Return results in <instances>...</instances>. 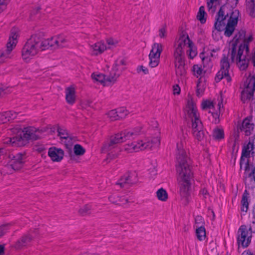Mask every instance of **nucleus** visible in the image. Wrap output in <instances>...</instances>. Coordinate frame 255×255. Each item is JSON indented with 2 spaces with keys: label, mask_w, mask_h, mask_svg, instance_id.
I'll use <instances>...</instances> for the list:
<instances>
[{
  "label": "nucleus",
  "mask_w": 255,
  "mask_h": 255,
  "mask_svg": "<svg viewBox=\"0 0 255 255\" xmlns=\"http://www.w3.org/2000/svg\"><path fill=\"white\" fill-rule=\"evenodd\" d=\"M249 193L246 190L243 194L242 200L241 201V210L243 212L246 213L249 209Z\"/></svg>",
  "instance_id": "obj_25"
},
{
  "label": "nucleus",
  "mask_w": 255,
  "mask_h": 255,
  "mask_svg": "<svg viewBox=\"0 0 255 255\" xmlns=\"http://www.w3.org/2000/svg\"><path fill=\"white\" fill-rule=\"evenodd\" d=\"M201 106L203 110L207 109H212L214 108L213 102L209 100H206L203 102Z\"/></svg>",
  "instance_id": "obj_41"
},
{
  "label": "nucleus",
  "mask_w": 255,
  "mask_h": 255,
  "mask_svg": "<svg viewBox=\"0 0 255 255\" xmlns=\"http://www.w3.org/2000/svg\"><path fill=\"white\" fill-rule=\"evenodd\" d=\"M125 65V60L124 59H120L116 61L113 66H114L116 68H118L119 69L123 68L124 70V66Z\"/></svg>",
  "instance_id": "obj_44"
},
{
  "label": "nucleus",
  "mask_w": 255,
  "mask_h": 255,
  "mask_svg": "<svg viewBox=\"0 0 255 255\" xmlns=\"http://www.w3.org/2000/svg\"><path fill=\"white\" fill-rule=\"evenodd\" d=\"M202 60H203H203H204V59H205V58H202Z\"/></svg>",
  "instance_id": "obj_62"
},
{
  "label": "nucleus",
  "mask_w": 255,
  "mask_h": 255,
  "mask_svg": "<svg viewBox=\"0 0 255 255\" xmlns=\"http://www.w3.org/2000/svg\"><path fill=\"white\" fill-rule=\"evenodd\" d=\"M107 116L111 121H114L119 120L117 110H113L107 113Z\"/></svg>",
  "instance_id": "obj_40"
},
{
  "label": "nucleus",
  "mask_w": 255,
  "mask_h": 255,
  "mask_svg": "<svg viewBox=\"0 0 255 255\" xmlns=\"http://www.w3.org/2000/svg\"><path fill=\"white\" fill-rule=\"evenodd\" d=\"M65 99L66 102L71 105L76 102V90L73 86H70L65 89Z\"/></svg>",
  "instance_id": "obj_21"
},
{
  "label": "nucleus",
  "mask_w": 255,
  "mask_h": 255,
  "mask_svg": "<svg viewBox=\"0 0 255 255\" xmlns=\"http://www.w3.org/2000/svg\"><path fill=\"white\" fill-rule=\"evenodd\" d=\"M118 155V154L117 152H115L114 153H113L112 151L109 152L108 153L107 158L106 159V160L108 162H110L112 159H113L115 158H116Z\"/></svg>",
  "instance_id": "obj_46"
},
{
  "label": "nucleus",
  "mask_w": 255,
  "mask_h": 255,
  "mask_svg": "<svg viewBox=\"0 0 255 255\" xmlns=\"http://www.w3.org/2000/svg\"><path fill=\"white\" fill-rule=\"evenodd\" d=\"M251 60L253 63L254 66L255 67V48L254 51L252 54V56L251 58Z\"/></svg>",
  "instance_id": "obj_54"
},
{
  "label": "nucleus",
  "mask_w": 255,
  "mask_h": 255,
  "mask_svg": "<svg viewBox=\"0 0 255 255\" xmlns=\"http://www.w3.org/2000/svg\"><path fill=\"white\" fill-rule=\"evenodd\" d=\"M38 235V231L36 229L30 230L27 233L22 236L15 244L16 249H20L23 247L29 244L32 240L36 238Z\"/></svg>",
  "instance_id": "obj_16"
},
{
  "label": "nucleus",
  "mask_w": 255,
  "mask_h": 255,
  "mask_svg": "<svg viewBox=\"0 0 255 255\" xmlns=\"http://www.w3.org/2000/svg\"><path fill=\"white\" fill-rule=\"evenodd\" d=\"M252 40V35H246L244 30H240L236 33L230 43L227 55L224 54L221 60V69L215 77L217 82L222 79H225L227 82L231 81L229 57L232 62H236L241 70H245L248 68L250 60L248 44Z\"/></svg>",
  "instance_id": "obj_1"
},
{
  "label": "nucleus",
  "mask_w": 255,
  "mask_h": 255,
  "mask_svg": "<svg viewBox=\"0 0 255 255\" xmlns=\"http://www.w3.org/2000/svg\"><path fill=\"white\" fill-rule=\"evenodd\" d=\"M92 53L94 55H98L102 53L107 49V45L103 41L98 42L91 46Z\"/></svg>",
  "instance_id": "obj_23"
},
{
  "label": "nucleus",
  "mask_w": 255,
  "mask_h": 255,
  "mask_svg": "<svg viewBox=\"0 0 255 255\" xmlns=\"http://www.w3.org/2000/svg\"><path fill=\"white\" fill-rule=\"evenodd\" d=\"M152 127L153 128H157V126H158V124L157 123L156 121H153L152 122Z\"/></svg>",
  "instance_id": "obj_60"
},
{
  "label": "nucleus",
  "mask_w": 255,
  "mask_h": 255,
  "mask_svg": "<svg viewBox=\"0 0 255 255\" xmlns=\"http://www.w3.org/2000/svg\"><path fill=\"white\" fill-rule=\"evenodd\" d=\"M220 50V48H219V47H216L215 48H213V49L211 50V51L212 52H217L219 51Z\"/></svg>",
  "instance_id": "obj_59"
},
{
  "label": "nucleus",
  "mask_w": 255,
  "mask_h": 255,
  "mask_svg": "<svg viewBox=\"0 0 255 255\" xmlns=\"http://www.w3.org/2000/svg\"><path fill=\"white\" fill-rule=\"evenodd\" d=\"M185 111L192 123V131L194 138L198 141H202L205 137L203 126L196 106L192 99L188 100Z\"/></svg>",
  "instance_id": "obj_7"
},
{
  "label": "nucleus",
  "mask_w": 255,
  "mask_h": 255,
  "mask_svg": "<svg viewBox=\"0 0 255 255\" xmlns=\"http://www.w3.org/2000/svg\"><path fill=\"white\" fill-rule=\"evenodd\" d=\"M18 35L17 29L12 28L10 31L8 42L6 44V49L5 51H0V64L11 58V52L17 42Z\"/></svg>",
  "instance_id": "obj_11"
},
{
  "label": "nucleus",
  "mask_w": 255,
  "mask_h": 255,
  "mask_svg": "<svg viewBox=\"0 0 255 255\" xmlns=\"http://www.w3.org/2000/svg\"><path fill=\"white\" fill-rule=\"evenodd\" d=\"M183 146V143L182 141L177 143L176 155L177 164L176 169L178 173L177 180L180 194L183 198H187L189 195L192 173L188 162L189 159Z\"/></svg>",
  "instance_id": "obj_3"
},
{
  "label": "nucleus",
  "mask_w": 255,
  "mask_h": 255,
  "mask_svg": "<svg viewBox=\"0 0 255 255\" xmlns=\"http://www.w3.org/2000/svg\"><path fill=\"white\" fill-rule=\"evenodd\" d=\"M157 199L161 201L165 202L168 199V194L163 188L159 189L156 192Z\"/></svg>",
  "instance_id": "obj_30"
},
{
  "label": "nucleus",
  "mask_w": 255,
  "mask_h": 255,
  "mask_svg": "<svg viewBox=\"0 0 255 255\" xmlns=\"http://www.w3.org/2000/svg\"><path fill=\"white\" fill-rule=\"evenodd\" d=\"M137 70L139 72L140 71H142L144 74H148V70L147 69V68L143 66H139L138 69H137Z\"/></svg>",
  "instance_id": "obj_52"
},
{
  "label": "nucleus",
  "mask_w": 255,
  "mask_h": 255,
  "mask_svg": "<svg viewBox=\"0 0 255 255\" xmlns=\"http://www.w3.org/2000/svg\"><path fill=\"white\" fill-rule=\"evenodd\" d=\"M123 70V68L119 69L113 66L110 74L108 75H106V81L108 82V84L114 83L120 76Z\"/></svg>",
  "instance_id": "obj_22"
},
{
  "label": "nucleus",
  "mask_w": 255,
  "mask_h": 255,
  "mask_svg": "<svg viewBox=\"0 0 255 255\" xmlns=\"http://www.w3.org/2000/svg\"><path fill=\"white\" fill-rule=\"evenodd\" d=\"M92 78L96 81L103 84L104 85L108 84L106 81V75L102 74L93 73L92 74Z\"/></svg>",
  "instance_id": "obj_32"
},
{
  "label": "nucleus",
  "mask_w": 255,
  "mask_h": 255,
  "mask_svg": "<svg viewBox=\"0 0 255 255\" xmlns=\"http://www.w3.org/2000/svg\"><path fill=\"white\" fill-rule=\"evenodd\" d=\"M193 74L197 78L201 76L203 74V69L201 66L198 65H194L192 68Z\"/></svg>",
  "instance_id": "obj_38"
},
{
  "label": "nucleus",
  "mask_w": 255,
  "mask_h": 255,
  "mask_svg": "<svg viewBox=\"0 0 255 255\" xmlns=\"http://www.w3.org/2000/svg\"><path fill=\"white\" fill-rule=\"evenodd\" d=\"M25 155L21 153L13 154L7 150V154L5 155V159L9 160L8 164L5 166L4 170H7V173H11L13 171L21 169L24 162Z\"/></svg>",
  "instance_id": "obj_10"
},
{
  "label": "nucleus",
  "mask_w": 255,
  "mask_h": 255,
  "mask_svg": "<svg viewBox=\"0 0 255 255\" xmlns=\"http://www.w3.org/2000/svg\"><path fill=\"white\" fill-rule=\"evenodd\" d=\"M186 49L187 54L190 59L194 58L197 54V49L188 35L182 32L175 44L173 53L176 74L177 76H183L186 74L184 55Z\"/></svg>",
  "instance_id": "obj_4"
},
{
  "label": "nucleus",
  "mask_w": 255,
  "mask_h": 255,
  "mask_svg": "<svg viewBox=\"0 0 255 255\" xmlns=\"http://www.w3.org/2000/svg\"><path fill=\"white\" fill-rule=\"evenodd\" d=\"M180 92V88L179 86L177 85H174L173 86V94H179Z\"/></svg>",
  "instance_id": "obj_53"
},
{
  "label": "nucleus",
  "mask_w": 255,
  "mask_h": 255,
  "mask_svg": "<svg viewBox=\"0 0 255 255\" xmlns=\"http://www.w3.org/2000/svg\"><path fill=\"white\" fill-rule=\"evenodd\" d=\"M142 128L138 127L132 130H125L115 134L105 142L102 148L103 152H110L113 149L118 150L117 144L134 138L141 133L143 132Z\"/></svg>",
  "instance_id": "obj_6"
},
{
  "label": "nucleus",
  "mask_w": 255,
  "mask_h": 255,
  "mask_svg": "<svg viewBox=\"0 0 255 255\" xmlns=\"http://www.w3.org/2000/svg\"><path fill=\"white\" fill-rule=\"evenodd\" d=\"M11 225L12 224L11 223H7L0 226V238L7 231Z\"/></svg>",
  "instance_id": "obj_42"
},
{
  "label": "nucleus",
  "mask_w": 255,
  "mask_h": 255,
  "mask_svg": "<svg viewBox=\"0 0 255 255\" xmlns=\"http://www.w3.org/2000/svg\"><path fill=\"white\" fill-rule=\"evenodd\" d=\"M47 43L37 34L32 35L24 45L21 50L23 60L28 62L35 57L39 52L47 49Z\"/></svg>",
  "instance_id": "obj_5"
},
{
  "label": "nucleus",
  "mask_w": 255,
  "mask_h": 255,
  "mask_svg": "<svg viewBox=\"0 0 255 255\" xmlns=\"http://www.w3.org/2000/svg\"><path fill=\"white\" fill-rule=\"evenodd\" d=\"M16 117V114L15 112L12 111H7L1 114L0 119L2 123H5L14 119Z\"/></svg>",
  "instance_id": "obj_27"
},
{
  "label": "nucleus",
  "mask_w": 255,
  "mask_h": 255,
  "mask_svg": "<svg viewBox=\"0 0 255 255\" xmlns=\"http://www.w3.org/2000/svg\"><path fill=\"white\" fill-rule=\"evenodd\" d=\"M22 132V136L8 138L4 143L11 144L13 146H21L26 144L27 140L29 139L36 140L37 139L35 128L33 127L24 128Z\"/></svg>",
  "instance_id": "obj_9"
},
{
  "label": "nucleus",
  "mask_w": 255,
  "mask_h": 255,
  "mask_svg": "<svg viewBox=\"0 0 255 255\" xmlns=\"http://www.w3.org/2000/svg\"><path fill=\"white\" fill-rule=\"evenodd\" d=\"M6 0H0V13H1L6 7L5 3Z\"/></svg>",
  "instance_id": "obj_51"
},
{
  "label": "nucleus",
  "mask_w": 255,
  "mask_h": 255,
  "mask_svg": "<svg viewBox=\"0 0 255 255\" xmlns=\"http://www.w3.org/2000/svg\"><path fill=\"white\" fill-rule=\"evenodd\" d=\"M206 1L208 10L214 12L217 7L220 4L221 0H206Z\"/></svg>",
  "instance_id": "obj_29"
},
{
  "label": "nucleus",
  "mask_w": 255,
  "mask_h": 255,
  "mask_svg": "<svg viewBox=\"0 0 255 255\" xmlns=\"http://www.w3.org/2000/svg\"><path fill=\"white\" fill-rule=\"evenodd\" d=\"M196 95L198 97L202 96L205 89V82L204 78L200 77L197 82Z\"/></svg>",
  "instance_id": "obj_26"
},
{
  "label": "nucleus",
  "mask_w": 255,
  "mask_h": 255,
  "mask_svg": "<svg viewBox=\"0 0 255 255\" xmlns=\"http://www.w3.org/2000/svg\"><path fill=\"white\" fill-rule=\"evenodd\" d=\"M7 154V150L3 148H0V158H1V157H2L3 159H5V155H6Z\"/></svg>",
  "instance_id": "obj_50"
},
{
  "label": "nucleus",
  "mask_w": 255,
  "mask_h": 255,
  "mask_svg": "<svg viewBox=\"0 0 255 255\" xmlns=\"http://www.w3.org/2000/svg\"><path fill=\"white\" fill-rule=\"evenodd\" d=\"M73 150L76 156H82L85 153V149L79 144H76L74 146Z\"/></svg>",
  "instance_id": "obj_35"
},
{
  "label": "nucleus",
  "mask_w": 255,
  "mask_h": 255,
  "mask_svg": "<svg viewBox=\"0 0 255 255\" xmlns=\"http://www.w3.org/2000/svg\"><path fill=\"white\" fill-rule=\"evenodd\" d=\"M159 36L161 38H165L166 36V30L165 26H163L159 30Z\"/></svg>",
  "instance_id": "obj_47"
},
{
  "label": "nucleus",
  "mask_w": 255,
  "mask_h": 255,
  "mask_svg": "<svg viewBox=\"0 0 255 255\" xmlns=\"http://www.w3.org/2000/svg\"><path fill=\"white\" fill-rule=\"evenodd\" d=\"M206 14V13L205 11L204 7L203 6H200L197 15V19L202 24L205 23L206 21V18L205 17Z\"/></svg>",
  "instance_id": "obj_34"
},
{
  "label": "nucleus",
  "mask_w": 255,
  "mask_h": 255,
  "mask_svg": "<svg viewBox=\"0 0 255 255\" xmlns=\"http://www.w3.org/2000/svg\"><path fill=\"white\" fill-rule=\"evenodd\" d=\"M213 136L214 138L217 140H221L224 137V132L222 128H215L213 130Z\"/></svg>",
  "instance_id": "obj_33"
},
{
  "label": "nucleus",
  "mask_w": 255,
  "mask_h": 255,
  "mask_svg": "<svg viewBox=\"0 0 255 255\" xmlns=\"http://www.w3.org/2000/svg\"><path fill=\"white\" fill-rule=\"evenodd\" d=\"M160 143V139L156 136L151 139L138 140L131 143L126 144L124 150L127 153L138 152L147 149H151L153 146H158Z\"/></svg>",
  "instance_id": "obj_8"
},
{
  "label": "nucleus",
  "mask_w": 255,
  "mask_h": 255,
  "mask_svg": "<svg viewBox=\"0 0 255 255\" xmlns=\"http://www.w3.org/2000/svg\"><path fill=\"white\" fill-rule=\"evenodd\" d=\"M119 119L125 118L128 114V111L125 108H122L117 110Z\"/></svg>",
  "instance_id": "obj_43"
},
{
  "label": "nucleus",
  "mask_w": 255,
  "mask_h": 255,
  "mask_svg": "<svg viewBox=\"0 0 255 255\" xmlns=\"http://www.w3.org/2000/svg\"><path fill=\"white\" fill-rule=\"evenodd\" d=\"M70 157H71V159H74L75 158V156L73 154H71Z\"/></svg>",
  "instance_id": "obj_61"
},
{
  "label": "nucleus",
  "mask_w": 255,
  "mask_h": 255,
  "mask_svg": "<svg viewBox=\"0 0 255 255\" xmlns=\"http://www.w3.org/2000/svg\"><path fill=\"white\" fill-rule=\"evenodd\" d=\"M244 180L246 188L249 189L255 188V166L252 164H246Z\"/></svg>",
  "instance_id": "obj_14"
},
{
  "label": "nucleus",
  "mask_w": 255,
  "mask_h": 255,
  "mask_svg": "<svg viewBox=\"0 0 255 255\" xmlns=\"http://www.w3.org/2000/svg\"><path fill=\"white\" fill-rule=\"evenodd\" d=\"M57 132L58 136H59L61 139H67L69 137V133L67 130L64 128L58 127L57 128Z\"/></svg>",
  "instance_id": "obj_36"
},
{
  "label": "nucleus",
  "mask_w": 255,
  "mask_h": 255,
  "mask_svg": "<svg viewBox=\"0 0 255 255\" xmlns=\"http://www.w3.org/2000/svg\"><path fill=\"white\" fill-rule=\"evenodd\" d=\"M254 149L253 142L250 141L248 143L245 145L242 150V155L240 159V168H244L245 171L246 164H250L249 161H246L245 158H249L250 153Z\"/></svg>",
  "instance_id": "obj_17"
},
{
  "label": "nucleus",
  "mask_w": 255,
  "mask_h": 255,
  "mask_svg": "<svg viewBox=\"0 0 255 255\" xmlns=\"http://www.w3.org/2000/svg\"><path fill=\"white\" fill-rule=\"evenodd\" d=\"M254 125L251 123V121L248 118L245 119L242 125L241 129L242 131L245 132L246 135H251L252 131L253 130Z\"/></svg>",
  "instance_id": "obj_24"
},
{
  "label": "nucleus",
  "mask_w": 255,
  "mask_h": 255,
  "mask_svg": "<svg viewBox=\"0 0 255 255\" xmlns=\"http://www.w3.org/2000/svg\"><path fill=\"white\" fill-rule=\"evenodd\" d=\"M253 233L251 226L245 225L241 226L238 232V245L243 248L248 247L251 243Z\"/></svg>",
  "instance_id": "obj_12"
},
{
  "label": "nucleus",
  "mask_w": 255,
  "mask_h": 255,
  "mask_svg": "<svg viewBox=\"0 0 255 255\" xmlns=\"http://www.w3.org/2000/svg\"><path fill=\"white\" fill-rule=\"evenodd\" d=\"M211 116L214 118L213 122L217 124L219 122V115L218 113H211Z\"/></svg>",
  "instance_id": "obj_49"
},
{
  "label": "nucleus",
  "mask_w": 255,
  "mask_h": 255,
  "mask_svg": "<svg viewBox=\"0 0 255 255\" xmlns=\"http://www.w3.org/2000/svg\"><path fill=\"white\" fill-rule=\"evenodd\" d=\"M200 195L202 196L204 199H206L209 196L208 192L205 188H203L201 190Z\"/></svg>",
  "instance_id": "obj_48"
},
{
  "label": "nucleus",
  "mask_w": 255,
  "mask_h": 255,
  "mask_svg": "<svg viewBox=\"0 0 255 255\" xmlns=\"http://www.w3.org/2000/svg\"><path fill=\"white\" fill-rule=\"evenodd\" d=\"M106 43L108 45V46H107V49H111L116 47L119 42L116 39L109 38L106 39Z\"/></svg>",
  "instance_id": "obj_39"
},
{
  "label": "nucleus",
  "mask_w": 255,
  "mask_h": 255,
  "mask_svg": "<svg viewBox=\"0 0 255 255\" xmlns=\"http://www.w3.org/2000/svg\"><path fill=\"white\" fill-rule=\"evenodd\" d=\"M239 0H227V4L222 5L217 13L214 28L218 31L225 28L224 35L230 37L235 31L237 25L240 12L238 9H232L230 11V7L234 8L238 3Z\"/></svg>",
  "instance_id": "obj_2"
},
{
  "label": "nucleus",
  "mask_w": 255,
  "mask_h": 255,
  "mask_svg": "<svg viewBox=\"0 0 255 255\" xmlns=\"http://www.w3.org/2000/svg\"><path fill=\"white\" fill-rule=\"evenodd\" d=\"M218 106H219V108H220V104H218Z\"/></svg>",
  "instance_id": "obj_63"
},
{
  "label": "nucleus",
  "mask_w": 255,
  "mask_h": 255,
  "mask_svg": "<svg viewBox=\"0 0 255 255\" xmlns=\"http://www.w3.org/2000/svg\"><path fill=\"white\" fill-rule=\"evenodd\" d=\"M247 11L252 17H255V0H246Z\"/></svg>",
  "instance_id": "obj_28"
},
{
  "label": "nucleus",
  "mask_w": 255,
  "mask_h": 255,
  "mask_svg": "<svg viewBox=\"0 0 255 255\" xmlns=\"http://www.w3.org/2000/svg\"><path fill=\"white\" fill-rule=\"evenodd\" d=\"M45 42H46V45L47 49L50 47L53 48L64 47L68 45V41L66 37L62 35H57L48 38L44 39Z\"/></svg>",
  "instance_id": "obj_15"
},
{
  "label": "nucleus",
  "mask_w": 255,
  "mask_h": 255,
  "mask_svg": "<svg viewBox=\"0 0 255 255\" xmlns=\"http://www.w3.org/2000/svg\"><path fill=\"white\" fill-rule=\"evenodd\" d=\"M163 49V45L161 43H154L149 54L150 61L149 65L151 68H154L159 63L160 57Z\"/></svg>",
  "instance_id": "obj_13"
},
{
  "label": "nucleus",
  "mask_w": 255,
  "mask_h": 255,
  "mask_svg": "<svg viewBox=\"0 0 255 255\" xmlns=\"http://www.w3.org/2000/svg\"><path fill=\"white\" fill-rule=\"evenodd\" d=\"M45 149L43 145L40 146L39 147L35 148V150L39 152H42Z\"/></svg>",
  "instance_id": "obj_56"
},
{
  "label": "nucleus",
  "mask_w": 255,
  "mask_h": 255,
  "mask_svg": "<svg viewBox=\"0 0 255 255\" xmlns=\"http://www.w3.org/2000/svg\"><path fill=\"white\" fill-rule=\"evenodd\" d=\"M91 207L86 205L79 210V213L82 216H86L91 213Z\"/></svg>",
  "instance_id": "obj_37"
},
{
  "label": "nucleus",
  "mask_w": 255,
  "mask_h": 255,
  "mask_svg": "<svg viewBox=\"0 0 255 255\" xmlns=\"http://www.w3.org/2000/svg\"><path fill=\"white\" fill-rule=\"evenodd\" d=\"M109 201L113 204L119 206L128 207V199L124 196H121L118 194H113L109 197Z\"/></svg>",
  "instance_id": "obj_20"
},
{
  "label": "nucleus",
  "mask_w": 255,
  "mask_h": 255,
  "mask_svg": "<svg viewBox=\"0 0 255 255\" xmlns=\"http://www.w3.org/2000/svg\"><path fill=\"white\" fill-rule=\"evenodd\" d=\"M242 255H253L249 251H245L242 254Z\"/></svg>",
  "instance_id": "obj_58"
},
{
  "label": "nucleus",
  "mask_w": 255,
  "mask_h": 255,
  "mask_svg": "<svg viewBox=\"0 0 255 255\" xmlns=\"http://www.w3.org/2000/svg\"><path fill=\"white\" fill-rule=\"evenodd\" d=\"M4 247L3 245H0V255L4 254Z\"/></svg>",
  "instance_id": "obj_55"
},
{
  "label": "nucleus",
  "mask_w": 255,
  "mask_h": 255,
  "mask_svg": "<svg viewBox=\"0 0 255 255\" xmlns=\"http://www.w3.org/2000/svg\"><path fill=\"white\" fill-rule=\"evenodd\" d=\"M48 155L52 161L54 162H59L63 158L64 151L61 148L55 147H51L49 148Z\"/></svg>",
  "instance_id": "obj_19"
},
{
  "label": "nucleus",
  "mask_w": 255,
  "mask_h": 255,
  "mask_svg": "<svg viewBox=\"0 0 255 255\" xmlns=\"http://www.w3.org/2000/svg\"><path fill=\"white\" fill-rule=\"evenodd\" d=\"M136 181V175L134 174L127 173L118 180L117 184L120 185L121 188H126L127 186H130Z\"/></svg>",
  "instance_id": "obj_18"
},
{
  "label": "nucleus",
  "mask_w": 255,
  "mask_h": 255,
  "mask_svg": "<svg viewBox=\"0 0 255 255\" xmlns=\"http://www.w3.org/2000/svg\"><path fill=\"white\" fill-rule=\"evenodd\" d=\"M195 223L197 228L200 226H203L204 224V219L201 216H196L195 218Z\"/></svg>",
  "instance_id": "obj_45"
},
{
  "label": "nucleus",
  "mask_w": 255,
  "mask_h": 255,
  "mask_svg": "<svg viewBox=\"0 0 255 255\" xmlns=\"http://www.w3.org/2000/svg\"><path fill=\"white\" fill-rule=\"evenodd\" d=\"M196 235L199 241H203L206 238V231L204 227H198L196 230Z\"/></svg>",
  "instance_id": "obj_31"
},
{
  "label": "nucleus",
  "mask_w": 255,
  "mask_h": 255,
  "mask_svg": "<svg viewBox=\"0 0 255 255\" xmlns=\"http://www.w3.org/2000/svg\"><path fill=\"white\" fill-rule=\"evenodd\" d=\"M253 221L252 222V223L253 225H255V208H254V209L253 210Z\"/></svg>",
  "instance_id": "obj_57"
}]
</instances>
